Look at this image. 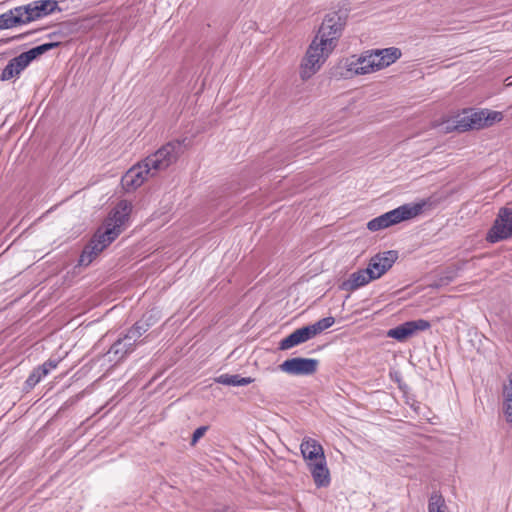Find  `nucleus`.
Listing matches in <instances>:
<instances>
[{
    "label": "nucleus",
    "instance_id": "26",
    "mask_svg": "<svg viewBox=\"0 0 512 512\" xmlns=\"http://www.w3.org/2000/svg\"><path fill=\"white\" fill-rule=\"evenodd\" d=\"M45 376H47V370L40 366L34 368L25 381V389L30 390L34 388Z\"/></svg>",
    "mask_w": 512,
    "mask_h": 512
},
{
    "label": "nucleus",
    "instance_id": "21",
    "mask_svg": "<svg viewBox=\"0 0 512 512\" xmlns=\"http://www.w3.org/2000/svg\"><path fill=\"white\" fill-rule=\"evenodd\" d=\"M362 63H364L366 70L364 72L372 73L382 69L380 65V49L366 51L361 55Z\"/></svg>",
    "mask_w": 512,
    "mask_h": 512
},
{
    "label": "nucleus",
    "instance_id": "27",
    "mask_svg": "<svg viewBox=\"0 0 512 512\" xmlns=\"http://www.w3.org/2000/svg\"><path fill=\"white\" fill-rule=\"evenodd\" d=\"M446 508L442 495L432 493L428 502V512H445Z\"/></svg>",
    "mask_w": 512,
    "mask_h": 512
},
{
    "label": "nucleus",
    "instance_id": "16",
    "mask_svg": "<svg viewBox=\"0 0 512 512\" xmlns=\"http://www.w3.org/2000/svg\"><path fill=\"white\" fill-rule=\"evenodd\" d=\"M308 466L317 487H327L330 484V474L326 467L325 457H320L317 462H309Z\"/></svg>",
    "mask_w": 512,
    "mask_h": 512
},
{
    "label": "nucleus",
    "instance_id": "11",
    "mask_svg": "<svg viewBox=\"0 0 512 512\" xmlns=\"http://www.w3.org/2000/svg\"><path fill=\"white\" fill-rule=\"evenodd\" d=\"M431 327L429 321L425 319H417L412 321L404 322L390 329L387 332V336L391 337L399 342L407 340L409 337L415 335L418 331H425Z\"/></svg>",
    "mask_w": 512,
    "mask_h": 512
},
{
    "label": "nucleus",
    "instance_id": "29",
    "mask_svg": "<svg viewBox=\"0 0 512 512\" xmlns=\"http://www.w3.org/2000/svg\"><path fill=\"white\" fill-rule=\"evenodd\" d=\"M125 339L132 342L135 346L138 344H142L144 341L140 340L141 335H139V331L134 329V327H130L126 333H124Z\"/></svg>",
    "mask_w": 512,
    "mask_h": 512
},
{
    "label": "nucleus",
    "instance_id": "30",
    "mask_svg": "<svg viewBox=\"0 0 512 512\" xmlns=\"http://www.w3.org/2000/svg\"><path fill=\"white\" fill-rule=\"evenodd\" d=\"M503 401L512 402V374L508 376L507 383L503 384Z\"/></svg>",
    "mask_w": 512,
    "mask_h": 512
},
{
    "label": "nucleus",
    "instance_id": "15",
    "mask_svg": "<svg viewBox=\"0 0 512 512\" xmlns=\"http://www.w3.org/2000/svg\"><path fill=\"white\" fill-rule=\"evenodd\" d=\"M29 66V62L25 56L21 53L17 57L11 59L5 68L2 70L0 75L1 81H8L12 78L19 77L22 71Z\"/></svg>",
    "mask_w": 512,
    "mask_h": 512
},
{
    "label": "nucleus",
    "instance_id": "13",
    "mask_svg": "<svg viewBox=\"0 0 512 512\" xmlns=\"http://www.w3.org/2000/svg\"><path fill=\"white\" fill-rule=\"evenodd\" d=\"M485 110L464 112L455 121L454 130L466 132L468 130L485 128Z\"/></svg>",
    "mask_w": 512,
    "mask_h": 512
},
{
    "label": "nucleus",
    "instance_id": "2",
    "mask_svg": "<svg viewBox=\"0 0 512 512\" xmlns=\"http://www.w3.org/2000/svg\"><path fill=\"white\" fill-rule=\"evenodd\" d=\"M434 201L431 198L423 199L417 203H407L391 211H388L367 223L370 231H378L398 224L402 221L412 219L420 215L426 208H431Z\"/></svg>",
    "mask_w": 512,
    "mask_h": 512
},
{
    "label": "nucleus",
    "instance_id": "3",
    "mask_svg": "<svg viewBox=\"0 0 512 512\" xmlns=\"http://www.w3.org/2000/svg\"><path fill=\"white\" fill-rule=\"evenodd\" d=\"M350 9L347 7H340L338 10L327 13L322 21L318 30L317 38L320 45L325 49H334L337 45L338 39L341 37L346 26Z\"/></svg>",
    "mask_w": 512,
    "mask_h": 512
},
{
    "label": "nucleus",
    "instance_id": "17",
    "mask_svg": "<svg viewBox=\"0 0 512 512\" xmlns=\"http://www.w3.org/2000/svg\"><path fill=\"white\" fill-rule=\"evenodd\" d=\"M310 339H312V336L310 334L309 328L307 326H303L293 331L287 337L283 338L279 343V349L288 350Z\"/></svg>",
    "mask_w": 512,
    "mask_h": 512
},
{
    "label": "nucleus",
    "instance_id": "14",
    "mask_svg": "<svg viewBox=\"0 0 512 512\" xmlns=\"http://www.w3.org/2000/svg\"><path fill=\"white\" fill-rule=\"evenodd\" d=\"M374 280V276L371 274L370 270L359 269L352 274H350L349 278L342 282L341 289L345 291H355L371 281Z\"/></svg>",
    "mask_w": 512,
    "mask_h": 512
},
{
    "label": "nucleus",
    "instance_id": "18",
    "mask_svg": "<svg viewBox=\"0 0 512 512\" xmlns=\"http://www.w3.org/2000/svg\"><path fill=\"white\" fill-rule=\"evenodd\" d=\"M339 69H345L344 71L339 72V75L343 78H350L354 75H364L368 74V72H364L366 70L364 63H362V57H356L355 55L350 58L345 59Z\"/></svg>",
    "mask_w": 512,
    "mask_h": 512
},
{
    "label": "nucleus",
    "instance_id": "12",
    "mask_svg": "<svg viewBox=\"0 0 512 512\" xmlns=\"http://www.w3.org/2000/svg\"><path fill=\"white\" fill-rule=\"evenodd\" d=\"M397 258L398 253L394 250L378 253L371 257L366 269L371 271L374 280L379 279L392 268Z\"/></svg>",
    "mask_w": 512,
    "mask_h": 512
},
{
    "label": "nucleus",
    "instance_id": "38",
    "mask_svg": "<svg viewBox=\"0 0 512 512\" xmlns=\"http://www.w3.org/2000/svg\"><path fill=\"white\" fill-rule=\"evenodd\" d=\"M54 35H55V33H51V34H49V35H48V37H50V38H51V37H53Z\"/></svg>",
    "mask_w": 512,
    "mask_h": 512
},
{
    "label": "nucleus",
    "instance_id": "34",
    "mask_svg": "<svg viewBox=\"0 0 512 512\" xmlns=\"http://www.w3.org/2000/svg\"><path fill=\"white\" fill-rule=\"evenodd\" d=\"M142 317L146 319V322L150 324V327H152L158 321L157 313H154L153 311L145 313Z\"/></svg>",
    "mask_w": 512,
    "mask_h": 512
},
{
    "label": "nucleus",
    "instance_id": "20",
    "mask_svg": "<svg viewBox=\"0 0 512 512\" xmlns=\"http://www.w3.org/2000/svg\"><path fill=\"white\" fill-rule=\"evenodd\" d=\"M301 453L304 459L309 462H317L320 457H325L323 448L313 439L304 440L300 446Z\"/></svg>",
    "mask_w": 512,
    "mask_h": 512
},
{
    "label": "nucleus",
    "instance_id": "32",
    "mask_svg": "<svg viewBox=\"0 0 512 512\" xmlns=\"http://www.w3.org/2000/svg\"><path fill=\"white\" fill-rule=\"evenodd\" d=\"M503 412L506 418V421L512 424V402L503 401Z\"/></svg>",
    "mask_w": 512,
    "mask_h": 512
},
{
    "label": "nucleus",
    "instance_id": "23",
    "mask_svg": "<svg viewBox=\"0 0 512 512\" xmlns=\"http://www.w3.org/2000/svg\"><path fill=\"white\" fill-rule=\"evenodd\" d=\"M60 45V42H50V43H44L39 46L33 47L30 50L23 52L22 54L25 56L29 64L37 59L39 56L43 55L44 53L58 47Z\"/></svg>",
    "mask_w": 512,
    "mask_h": 512
},
{
    "label": "nucleus",
    "instance_id": "33",
    "mask_svg": "<svg viewBox=\"0 0 512 512\" xmlns=\"http://www.w3.org/2000/svg\"><path fill=\"white\" fill-rule=\"evenodd\" d=\"M31 33L32 32L30 31V32L21 33V34H18V35L9 37V38L0 39V45L8 44L9 42L14 41V40L24 39L26 36L30 35Z\"/></svg>",
    "mask_w": 512,
    "mask_h": 512
},
{
    "label": "nucleus",
    "instance_id": "37",
    "mask_svg": "<svg viewBox=\"0 0 512 512\" xmlns=\"http://www.w3.org/2000/svg\"><path fill=\"white\" fill-rule=\"evenodd\" d=\"M133 327L134 329L138 330L139 331V335H143L144 333H146V330H144L140 325H138L137 323H134L133 324Z\"/></svg>",
    "mask_w": 512,
    "mask_h": 512
},
{
    "label": "nucleus",
    "instance_id": "31",
    "mask_svg": "<svg viewBox=\"0 0 512 512\" xmlns=\"http://www.w3.org/2000/svg\"><path fill=\"white\" fill-rule=\"evenodd\" d=\"M208 429H209L208 426L198 427L193 432L192 439H191V445L194 446L199 441V439L204 436V434L207 432Z\"/></svg>",
    "mask_w": 512,
    "mask_h": 512
},
{
    "label": "nucleus",
    "instance_id": "6",
    "mask_svg": "<svg viewBox=\"0 0 512 512\" xmlns=\"http://www.w3.org/2000/svg\"><path fill=\"white\" fill-rule=\"evenodd\" d=\"M131 210V204L126 200H122L110 212L104 222L105 229L103 231V233L108 236V240L114 241L122 233L129 220Z\"/></svg>",
    "mask_w": 512,
    "mask_h": 512
},
{
    "label": "nucleus",
    "instance_id": "22",
    "mask_svg": "<svg viewBox=\"0 0 512 512\" xmlns=\"http://www.w3.org/2000/svg\"><path fill=\"white\" fill-rule=\"evenodd\" d=\"M215 382L229 386H246L254 382V379L251 377H241L238 374H221L215 378Z\"/></svg>",
    "mask_w": 512,
    "mask_h": 512
},
{
    "label": "nucleus",
    "instance_id": "7",
    "mask_svg": "<svg viewBox=\"0 0 512 512\" xmlns=\"http://www.w3.org/2000/svg\"><path fill=\"white\" fill-rule=\"evenodd\" d=\"M512 237V209L502 207L499 209L492 227L488 230L486 240L497 243Z\"/></svg>",
    "mask_w": 512,
    "mask_h": 512
},
{
    "label": "nucleus",
    "instance_id": "19",
    "mask_svg": "<svg viewBox=\"0 0 512 512\" xmlns=\"http://www.w3.org/2000/svg\"><path fill=\"white\" fill-rule=\"evenodd\" d=\"M135 345L125 339L124 334L120 335V337L111 345L108 354H112L114 357L110 360H114L118 362L124 359L127 355L132 353L135 350Z\"/></svg>",
    "mask_w": 512,
    "mask_h": 512
},
{
    "label": "nucleus",
    "instance_id": "10",
    "mask_svg": "<svg viewBox=\"0 0 512 512\" xmlns=\"http://www.w3.org/2000/svg\"><path fill=\"white\" fill-rule=\"evenodd\" d=\"M151 173V169L142 160L133 165L122 177V187L127 191H133L140 187Z\"/></svg>",
    "mask_w": 512,
    "mask_h": 512
},
{
    "label": "nucleus",
    "instance_id": "9",
    "mask_svg": "<svg viewBox=\"0 0 512 512\" xmlns=\"http://www.w3.org/2000/svg\"><path fill=\"white\" fill-rule=\"evenodd\" d=\"M318 364L317 359L295 357L285 360L279 365V369L295 376L312 375L317 371Z\"/></svg>",
    "mask_w": 512,
    "mask_h": 512
},
{
    "label": "nucleus",
    "instance_id": "5",
    "mask_svg": "<svg viewBox=\"0 0 512 512\" xmlns=\"http://www.w3.org/2000/svg\"><path fill=\"white\" fill-rule=\"evenodd\" d=\"M332 51V49L324 50V46L320 45V41L314 38L301 63L300 76L302 80H307L312 77L320 69Z\"/></svg>",
    "mask_w": 512,
    "mask_h": 512
},
{
    "label": "nucleus",
    "instance_id": "25",
    "mask_svg": "<svg viewBox=\"0 0 512 512\" xmlns=\"http://www.w3.org/2000/svg\"><path fill=\"white\" fill-rule=\"evenodd\" d=\"M335 323V319L332 316L322 318L315 322L314 324L307 325L309 328L310 334L313 337L320 334L324 330L330 328Z\"/></svg>",
    "mask_w": 512,
    "mask_h": 512
},
{
    "label": "nucleus",
    "instance_id": "1",
    "mask_svg": "<svg viewBox=\"0 0 512 512\" xmlns=\"http://www.w3.org/2000/svg\"><path fill=\"white\" fill-rule=\"evenodd\" d=\"M61 11L56 0H35L0 14V30H8L40 20Z\"/></svg>",
    "mask_w": 512,
    "mask_h": 512
},
{
    "label": "nucleus",
    "instance_id": "24",
    "mask_svg": "<svg viewBox=\"0 0 512 512\" xmlns=\"http://www.w3.org/2000/svg\"><path fill=\"white\" fill-rule=\"evenodd\" d=\"M401 55V50L396 47L380 49V65L382 66V69L395 63L401 57Z\"/></svg>",
    "mask_w": 512,
    "mask_h": 512
},
{
    "label": "nucleus",
    "instance_id": "8",
    "mask_svg": "<svg viewBox=\"0 0 512 512\" xmlns=\"http://www.w3.org/2000/svg\"><path fill=\"white\" fill-rule=\"evenodd\" d=\"M112 242L113 241H110V239L108 240V236L99 229L83 248L78 260V265H90L93 260Z\"/></svg>",
    "mask_w": 512,
    "mask_h": 512
},
{
    "label": "nucleus",
    "instance_id": "35",
    "mask_svg": "<svg viewBox=\"0 0 512 512\" xmlns=\"http://www.w3.org/2000/svg\"><path fill=\"white\" fill-rule=\"evenodd\" d=\"M57 365H58V361L49 359L46 362H44L42 365H40V367L47 370V374H48L52 369H55L57 367Z\"/></svg>",
    "mask_w": 512,
    "mask_h": 512
},
{
    "label": "nucleus",
    "instance_id": "36",
    "mask_svg": "<svg viewBox=\"0 0 512 512\" xmlns=\"http://www.w3.org/2000/svg\"><path fill=\"white\" fill-rule=\"evenodd\" d=\"M136 323L138 325H140L144 330H146V332L151 328L150 324L148 322H146V319H144L143 317L140 320H138Z\"/></svg>",
    "mask_w": 512,
    "mask_h": 512
},
{
    "label": "nucleus",
    "instance_id": "28",
    "mask_svg": "<svg viewBox=\"0 0 512 512\" xmlns=\"http://www.w3.org/2000/svg\"><path fill=\"white\" fill-rule=\"evenodd\" d=\"M485 127H489L496 122H500L503 119V114L498 111L485 110Z\"/></svg>",
    "mask_w": 512,
    "mask_h": 512
},
{
    "label": "nucleus",
    "instance_id": "4",
    "mask_svg": "<svg viewBox=\"0 0 512 512\" xmlns=\"http://www.w3.org/2000/svg\"><path fill=\"white\" fill-rule=\"evenodd\" d=\"M184 140H173L161 146L156 152L147 156L144 161L151 171H162L175 163L181 154Z\"/></svg>",
    "mask_w": 512,
    "mask_h": 512
}]
</instances>
